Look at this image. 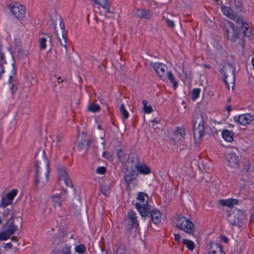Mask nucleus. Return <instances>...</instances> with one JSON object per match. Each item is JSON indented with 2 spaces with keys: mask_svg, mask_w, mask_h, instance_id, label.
<instances>
[{
  "mask_svg": "<svg viewBox=\"0 0 254 254\" xmlns=\"http://www.w3.org/2000/svg\"><path fill=\"white\" fill-rule=\"evenodd\" d=\"M35 183L37 188H42L48 181L50 172L49 161L45 156L44 152L35 154Z\"/></svg>",
  "mask_w": 254,
  "mask_h": 254,
  "instance_id": "1",
  "label": "nucleus"
},
{
  "mask_svg": "<svg viewBox=\"0 0 254 254\" xmlns=\"http://www.w3.org/2000/svg\"><path fill=\"white\" fill-rule=\"evenodd\" d=\"M4 73L9 77V83H13L15 82L13 75L15 74L16 71L13 58L10 55L6 60L4 53L0 51V78L1 74Z\"/></svg>",
  "mask_w": 254,
  "mask_h": 254,
  "instance_id": "2",
  "label": "nucleus"
},
{
  "mask_svg": "<svg viewBox=\"0 0 254 254\" xmlns=\"http://www.w3.org/2000/svg\"><path fill=\"white\" fill-rule=\"evenodd\" d=\"M192 124L195 143H198L204 132L203 118L201 113L196 112L194 114Z\"/></svg>",
  "mask_w": 254,
  "mask_h": 254,
  "instance_id": "3",
  "label": "nucleus"
},
{
  "mask_svg": "<svg viewBox=\"0 0 254 254\" xmlns=\"http://www.w3.org/2000/svg\"><path fill=\"white\" fill-rule=\"evenodd\" d=\"M136 199L139 201V202H136L135 204V207L138 212L143 217L148 216L149 206L147 194L143 192H139L137 193Z\"/></svg>",
  "mask_w": 254,
  "mask_h": 254,
  "instance_id": "4",
  "label": "nucleus"
},
{
  "mask_svg": "<svg viewBox=\"0 0 254 254\" xmlns=\"http://www.w3.org/2000/svg\"><path fill=\"white\" fill-rule=\"evenodd\" d=\"M176 227L179 230H181L185 233L193 235L195 231V227L193 223L186 217L179 215L176 216Z\"/></svg>",
  "mask_w": 254,
  "mask_h": 254,
  "instance_id": "5",
  "label": "nucleus"
},
{
  "mask_svg": "<svg viewBox=\"0 0 254 254\" xmlns=\"http://www.w3.org/2000/svg\"><path fill=\"white\" fill-rule=\"evenodd\" d=\"M126 232L127 235H131L132 233L133 229L136 232V229L139 227V224L137 220L136 214L130 210L127 214V218L124 222Z\"/></svg>",
  "mask_w": 254,
  "mask_h": 254,
  "instance_id": "6",
  "label": "nucleus"
},
{
  "mask_svg": "<svg viewBox=\"0 0 254 254\" xmlns=\"http://www.w3.org/2000/svg\"><path fill=\"white\" fill-rule=\"evenodd\" d=\"M22 225L23 220L22 217L20 216L16 217L13 214H12L10 218L7 220L5 226L6 230L11 235H13L18 230V226L21 228Z\"/></svg>",
  "mask_w": 254,
  "mask_h": 254,
  "instance_id": "7",
  "label": "nucleus"
},
{
  "mask_svg": "<svg viewBox=\"0 0 254 254\" xmlns=\"http://www.w3.org/2000/svg\"><path fill=\"white\" fill-rule=\"evenodd\" d=\"M245 218L243 212L240 209H236L233 213L227 216V220L231 225L241 226Z\"/></svg>",
  "mask_w": 254,
  "mask_h": 254,
  "instance_id": "8",
  "label": "nucleus"
},
{
  "mask_svg": "<svg viewBox=\"0 0 254 254\" xmlns=\"http://www.w3.org/2000/svg\"><path fill=\"white\" fill-rule=\"evenodd\" d=\"M224 30L226 33L227 39L231 41L235 42L238 38V31L234 28V25L232 22L227 20L224 23Z\"/></svg>",
  "mask_w": 254,
  "mask_h": 254,
  "instance_id": "9",
  "label": "nucleus"
},
{
  "mask_svg": "<svg viewBox=\"0 0 254 254\" xmlns=\"http://www.w3.org/2000/svg\"><path fill=\"white\" fill-rule=\"evenodd\" d=\"M9 9L14 16L18 19L22 20L25 17L26 8L18 2L11 3Z\"/></svg>",
  "mask_w": 254,
  "mask_h": 254,
  "instance_id": "10",
  "label": "nucleus"
},
{
  "mask_svg": "<svg viewBox=\"0 0 254 254\" xmlns=\"http://www.w3.org/2000/svg\"><path fill=\"white\" fill-rule=\"evenodd\" d=\"M235 69L232 66H229L228 68H226L225 70L222 71L224 74L223 80L227 85L228 89L230 88V85L232 86L233 88L235 82V75L234 74Z\"/></svg>",
  "mask_w": 254,
  "mask_h": 254,
  "instance_id": "11",
  "label": "nucleus"
},
{
  "mask_svg": "<svg viewBox=\"0 0 254 254\" xmlns=\"http://www.w3.org/2000/svg\"><path fill=\"white\" fill-rule=\"evenodd\" d=\"M60 26L61 27L60 33H58V31L56 30V27L55 26V31L56 34L57 35L60 42L61 45L64 47L65 49H67V35L65 33L64 24L62 18H60Z\"/></svg>",
  "mask_w": 254,
  "mask_h": 254,
  "instance_id": "12",
  "label": "nucleus"
},
{
  "mask_svg": "<svg viewBox=\"0 0 254 254\" xmlns=\"http://www.w3.org/2000/svg\"><path fill=\"white\" fill-rule=\"evenodd\" d=\"M254 119V117L250 114H245L239 116H235L234 120L235 122H238L242 126H246L249 124Z\"/></svg>",
  "mask_w": 254,
  "mask_h": 254,
  "instance_id": "13",
  "label": "nucleus"
},
{
  "mask_svg": "<svg viewBox=\"0 0 254 254\" xmlns=\"http://www.w3.org/2000/svg\"><path fill=\"white\" fill-rule=\"evenodd\" d=\"M150 65L153 66L159 77L163 79V77L166 76L165 73L167 68V66L161 63H151Z\"/></svg>",
  "mask_w": 254,
  "mask_h": 254,
  "instance_id": "14",
  "label": "nucleus"
},
{
  "mask_svg": "<svg viewBox=\"0 0 254 254\" xmlns=\"http://www.w3.org/2000/svg\"><path fill=\"white\" fill-rule=\"evenodd\" d=\"M138 176V172L135 170H131L124 175V180L127 188L129 187L130 183L135 180Z\"/></svg>",
  "mask_w": 254,
  "mask_h": 254,
  "instance_id": "15",
  "label": "nucleus"
},
{
  "mask_svg": "<svg viewBox=\"0 0 254 254\" xmlns=\"http://www.w3.org/2000/svg\"><path fill=\"white\" fill-rule=\"evenodd\" d=\"M208 250V252L205 254H226L221 245L217 243H210Z\"/></svg>",
  "mask_w": 254,
  "mask_h": 254,
  "instance_id": "16",
  "label": "nucleus"
},
{
  "mask_svg": "<svg viewBox=\"0 0 254 254\" xmlns=\"http://www.w3.org/2000/svg\"><path fill=\"white\" fill-rule=\"evenodd\" d=\"M226 160L229 165L232 167L238 164L239 161V156L234 152L227 153L225 155Z\"/></svg>",
  "mask_w": 254,
  "mask_h": 254,
  "instance_id": "17",
  "label": "nucleus"
},
{
  "mask_svg": "<svg viewBox=\"0 0 254 254\" xmlns=\"http://www.w3.org/2000/svg\"><path fill=\"white\" fill-rule=\"evenodd\" d=\"M134 15L135 17L140 18L150 19L151 15L149 10H144L143 9H136L134 11Z\"/></svg>",
  "mask_w": 254,
  "mask_h": 254,
  "instance_id": "18",
  "label": "nucleus"
},
{
  "mask_svg": "<svg viewBox=\"0 0 254 254\" xmlns=\"http://www.w3.org/2000/svg\"><path fill=\"white\" fill-rule=\"evenodd\" d=\"M149 214L152 222L155 224H159L161 222V213L156 209L150 210L149 208Z\"/></svg>",
  "mask_w": 254,
  "mask_h": 254,
  "instance_id": "19",
  "label": "nucleus"
},
{
  "mask_svg": "<svg viewBox=\"0 0 254 254\" xmlns=\"http://www.w3.org/2000/svg\"><path fill=\"white\" fill-rule=\"evenodd\" d=\"M219 203L222 206L232 207L234 204H238L239 201L236 199L230 198L228 199H220Z\"/></svg>",
  "mask_w": 254,
  "mask_h": 254,
  "instance_id": "20",
  "label": "nucleus"
},
{
  "mask_svg": "<svg viewBox=\"0 0 254 254\" xmlns=\"http://www.w3.org/2000/svg\"><path fill=\"white\" fill-rule=\"evenodd\" d=\"M137 169V172L143 175H147L151 173V169L145 164L137 165L136 166Z\"/></svg>",
  "mask_w": 254,
  "mask_h": 254,
  "instance_id": "21",
  "label": "nucleus"
},
{
  "mask_svg": "<svg viewBox=\"0 0 254 254\" xmlns=\"http://www.w3.org/2000/svg\"><path fill=\"white\" fill-rule=\"evenodd\" d=\"M126 252V246L121 242H118L115 246V254H125Z\"/></svg>",
  "mask_w": 254,
  "mask_h": 254,
  "instance_id": "22",
  "label": "nucleus"
},
{
  "mask_svg": "<svg viewBox=\"0 0 254 254\" xmlns=\"http://www.w3.org/2000/svg\"><path fill=\"white\" fill-rule=\"evenodd\" d=\"M92 1L96 4H98L102 6L103 8L107 10L108 13H110V5L108 0H92Z\"/></svg>",
  "mask_w": 254,
  "mask_h": 254,
  "instance_id": "23",
  "label": "nucleus"
},
{
  "mask_svg": "<svg viewBox=\"0 0 254 254\" xmlns=\"http://www.w3.org/2000/svg\"><path fill=\"white\" fill-rule=\"evenodd\" d=\"M234 133L232 130L224 129L222 132V135L224 140L231 142L233 140Z\"/></svg>",
  "mask_w": 254,
  "mask_h": 254,
  "instance_id": "24",
  "label": "nucleus"
},
{
  "mask_svg": "<svg viewBox=\"0 0 254 254\" xmlns=\"http://www.w3.org/2000/svg\"><path fill=\"white\" fill-rule=\"evenodd\" d=\"M52 202L55 207H61L62 201L61 200V195L60 194L53 195L51 196Z\"/></svg>",
  "mask_w": 254,
  "mask_h": 254,
  "instance_id": "25",
  "label": "nucleus"
},
{
  "mask_svg": "<svg viewBox=\"0 0 254 254\" xmlns=\"http://www.w3.org/2000/svg\"><path fill=\"white\" fill-rule=\"evenodd\" d=\"M90 140L89 139H82L79 143L78 147L80 150L87 151L90 147Z\"/></svg>",
  "mask_w": 254,
  "mask_h": 254,
  "instance_id": "26",
  "label": "nucleus"
},
{
  "mask_svg": "<svg viewBox=\"0 0 254 254\" xmlns=\"http://www.w3.org/2000/svg\"><path fill=\"white\" fill-rule=\"evenodd\" d=\"M222 11L223 13L230 19L235 20V15L233 14V10L229 6H222Z\"/></svg>",
  "mask_w": 254,
  "mask_h": 254,
  "instance_id": "27",
  "label": "nucleus"
},
{
  "mask_svg": "<svg viewBox=\"0 0 254 254\" xmlns=\"http://www.w3.org/2000/svg\"><path fill=\"white\" fill-rule=\"evenodd\" d=\"M241 29L243 30V34L245 36L248 37L251 36L252 32L247 23L242 21Z\"/></svg>",
  "mask_w": 254,
  "mask_h": 254,
  "instance_id": "28",
  "label": "nucleus"
},
{
  "mask_svg": "<svg viewBox=\"0 0 254 254\" xmlns=\"http://www.w3.org/2000/svg\"><path fill=\"white\" fill-rule=\"evenodd\" d=\"M166 73L168 79L173 84V88L174 90H175L178 86V82L176 80L174 76L173 75L171 70L167 71Z\"/></svg>",
  "mask_w": 254,
  "mask_h": 254,
  "instance_id": "29",
  "label": "nucleus"
},
{
  "mask_svg": "<svg viewBox=\"0 0 254 254\" xmlns=\"http://www.w3.org/2000/svg\"><path fill=\"white\" fill-rule=\"evenodd\" d=\"M58 174L60 176L59 180H60L61 178L64 179L69 177L66 169L64 167H61L59 168Z\"/></svg>",
  "mask_w": 254,
  "mask_h": 254,
  "instance_id": "30",
  "label": "nucleus"
},
{
  "mask_svg": "<svg viewBox=\"0 0 254 254\" xmlns=\"http://www.w3.org/2000/svg\"><path fill=\"white\" fill-rule=\"evenodd\" d=\"M174 133L176 136H180V139L184 138L185 135V131L184 128L177 127L174 131Z\"/></svg>",
  "mask_w": 254,
  "mask_h": 254,
  "instance_id": "31",
  "label": "nucleus"
},
{
  "mask_svg": "<svg viewBox=\"0 0 254 254\" xmlns=\"http://www.w3.org/2000/svg\"><path fill=\"white\" fill-rule=\"evenodd\" d=\"M53 253L54 254H59L56 250H54ZM62 254H71L70 247L67 245H65L62 249Z\"/></svg>",
  "mask_w": 254,
  "mask_h": 254,
  "instance_id": "32",
  "label": "nucleus"
},
{
  "mask_svg": "<svg viewBox=\"0 0 254 254\" xmlns=\"http://www.w3.org/2000/svg\"><path fill=\"white\" fill-rule=\"evenodd\" d=\"M12 202V201L11 200L9 199V198L5 195L4 196H3L1 198L0 206L1 207L5 208L8 205L11 204Z\"/></svg>",
  "mask_w": 254,
  "mask_h": 254,
  "instance_id": "33",
  "label": "nucleus"
},
{
  "mask_svg": "<svg viewBox=\"0 0 254 254\" xmlns=\"http://www.w3.org/2000/svg\"><path fill=\"white\" fill-rule=\"evenodd\" d=\"M183 242L190 251H192L195 248L194 243L191 240L184 239Z\"/></svg>",
  "mask_w": 254,
  "mask_h": 254,
  "instance_id": "34",
  "label": "nucleus"
},
{
  "mask_svg": "<svg viewBox=\"0 0 254 254\" xmlns=\"http://www.w3.org/2000/svg\"><path fill=\"white\" fill-rule=\"evenodd\" d=\"M12 235L6 230L0 233V241L8 240Z\"/></svg>",
  "mask_w": 254,
  "mask_h": 254,
  "instance_id": "35",
  "label": "nucleus"
},
{
  "mask_svg": "<svg viewBox=\"0 0 254 254\" xmlns=\"http://www.w3.org/2000/svg\"><path fill=\"white\" fill-rule=\"evenodd\" d=\"M120 109L123 118L125 120L127 119L128 118L129 114L128 112L125 109L124 104L123 103L121 105Z\"/></svg>",
  "mask_w": 254,
  "mask_h": 254,
  "instance_id": "36",
  "label": "nucleus"
},
{
  "mask_svg": "<svg viewBox=\"0 0 254 254\" xmlns=\"http://www.w3.org/2000/svg\"><path fill=\"white\" fill-rule=\"evenodd\" d=\"M88 109L89 111L95 113L100 110V107L97 104H90L88 107Z\"/></svg>",
  "mask_w": 254,
  "mask_h": 254,
  "instance_id": "37",
  "label": "nucleus"
},
{
  "mask_svg": "<svg viewBox=\"0 0 254 254\" xmlns=\"http://www.w3.org/2000/svg\"><path fill=\"white\" fill-rule=\"evenodd\" d=\"M17 193V190H12L9 192L5 195L7 197L9 198L10 200L12 201L14 197L16 196Z\"/></svg>",
  "mask_w": 254,
  "mask_h": 254,
  "instance_id": "38",
  "label": "nucleus"
},
{
  "mask_svg": "<svg viewBox=\"0 0 254 254\" xmlns=\"http://www.w3.org/2000/svg\"><path fill=\"white\" fill-rule=\"evenodd\" d=\"M200 89L198 88H195L193 89L191 93V99L193 100H195L199 96Z\"/></svg>",
  "mask_w": 254,
  "mask_h": 254,
  "instance_id": "39",
  "label": "nucleus"
},
{
  "mask_svg": "<svg viewBox=\"0 0 254 254\" xmlns=\"http://www.w3.org/2000/svg\"><path fill=\"white\" fill-rule=\"evenodd\" d=\"M64 139V135L62 133H61L60 134H58L56 136V138L55 140H53V142H56L57 145L58 146H60L61 145V143Z\"/></svg>",
  "mask_w": 254,
  "mask_h": 254,
  "instance_id": "40",
  "label": "nucleus"
},
{
  "mask_svg": "<svg viewBox=\"0 0 254 254\" xmlns=\"http://www.w3.org/2000/svg\"><path fill=\"white\" fill-rule=\"evenodd\" d=\"M47 39L45 38H41L39 39V44L41 50H45L46 48Z\"/></svg>",
  "mask_w": 254,
  "mask_h": 254,
  "instance_id": "41",
  "label": "nucleus"
},
{
  "mask_svg": "<svg viewBox=\"0 0 254 254\" xmlns=\"http://www.w3.org/2000/svg\"><path fill=\"white\" fill-rule=\"evenodd\" d=\"M110 188L108 186H104L101 187V192L105 196H107L109 193Z\"/></svg>",
  "mask_w": 254,
  "mask_h": 254,
  "instance_id": "42",
  "label": "nucleus"
},
{
  "mask_svg": "<svg viewBox=\"0 0 254 254\" xmlns=\"http://www.w3.org/2000/svg\"><path fill=\"white\" fill-rule=\"evenodd\" d=\"M85 251V247L84 245H80L75 247V251L79 254L83 253Z\"/></svg>",
  "mask_w": 254,
  "mask_h": 254,
  "instance_id": "43",
  "label": "nucleus"
},
{
  "mask_svg": "<svg viewBox=\"0 0 254 254\" xmlns=\"http://www.w3.org/2000/svg\"><path fill=\"white\" fill-rule=\"evenodd\" d=\"M106 172V168L105 167H99L97 168L96 172L97 174L103 175Z\"/></svg>",
  "mask_w": 254,
  "mask_h": 254,
  "instance_id": "44",
  "label": "nucleus"
},
{
  "mask_svg": "<svg viewBox=\"0 0 254 254\" xmlns=\"http://www.w3.org/2000/svg\"><path fill=\"white\" fill-rule=\"evenodd\" d=\"M66 187L72 188L73 186L72 181L69 177L63 179Z\"/></svg>",
  "mask_w": 254,
  "mask_h": 254,
  "instance_id": "45",
  "label": "nucleus"
},
{
  "mask_svg": "<svg viewBox=\"0 0 254 254\" xmlns=\"http://www.w3.org/2000/svg\"><path fill=\"white\" fill-rule=\"evenodd\" d=\"M166 24L171 28H173L175 27V23L174 21L170 20L167 18L165 19Z\"/></svg>",
  "mask_w": 254,
  "mask_h": 254,
  "instance_id": "46",
  "label": "nucleus"
},
{
  "mask_svg": "<svg viewBox=\"0 0 254 254\" xmlns=\"http://www.w3.org/2000/svg\"><path fill=\"white\" fill-rule=\"evenodd\" d=\"M182 72L184 73L186 76V77L188 79H190L191 77V72L190 71H187L186 69L183 68L182 69Z\"/></svg>",
  "mask_w": 254,
  "mask_h": 254,
  "instance_id": "47",
  "label": "nucleus"
},
{
  "mask_svg": "<svg viewBox=\"0 0 254 254\" xmlns=\"http://www.w3.org/2000/svg\"><path fill=\"white\" fill-rule=\"evenodd\" d=\"M143 110L144 113L149 114L151 113L153 111V109L151 106H147V107L144 109Z\"/></svg>",
  "mask_w": 254,
  "mask_h": 254,
  "instance_id": "48",
  "label": "nucleus"
},
{
  "mask_svg": "<svg viewBox=\"0 0 254 254\" xmlns=\"http://www.w3.org/2000/svg\"><path fill=\"white\" fill-rule=\"evenodd\" d=\"M234 3L237 7H241L242 5L241 0H234Z\"/></svg>",
  "mask_w": 254,
  "mask_h": 254,
  "instance_id": "49",
  "label": "nucleus"
},
{
  "mask_svg": "<svg viewBox=\"0 0 254 254\" xmlns=\"http://www.w3.org/2000/svg\"><path fill=\"white\" fill-rule=\"evenodd\" d=\"M117 154L119 158H121L124 156V153L122 149H119L117 151Z\"/></svg>",
  "mask_w": 254,
  "mask_h": 254,
  "instance_id": "50",
  "label": "nucleus"
},
{
  "mask_svg": "<svg viewBox=\"0 0 254 254\" xmlns=\"http://www.w3.org/2000/svg\"><path fill=\"white\" fill-rule=\"evenodd\" d=\"M220 239L222 242H224L225 243H227L229 242V240L227 238V237L223 235H221L220 236Z\"/></svg>",
  "mask_w": 254,
  "mask_h": 254,
  "instance_id": "51",
  "label": "nucleus"
},
{
  "mask_svg": "<svg viewBox=\"0 0 254 254\" xmlns=\"http://www.w3.org/2000/svg\"><path fill=\"white\" fill-rule=\"evenodd\" d=\"M175 239L177 243H180L181 242V236L179 234H175Z\"/></svg>",
  "mask_w": 254,
  "mask_h": 254,
  "instance_id": "52",
  "label": "nucleus"
},
{
  "mask_svg": "<svg viewBox=\"0 0 254 254\" xmlns=\"http://www.w3.org/2000/svg\"><path fill=\"white\" fill-rule=\"evenodd\" d=\"M12 247V245L11 242L8 243L7 244H4L3 246V248L6 249V248H8L9 249H11Z\"/></svg>",
  "mask_w": 254,
  "mask_h": 254,
  "instance_id": "53",
  "label": "nucleus"
},
{
  "mask_svg": "<svg viewBox=\"0 0 254 254\" xmlns=\"http://www.w3.org/2000/svg\"><path fill=\"white\" fill-rule=\"evenodd\" d=\"M103 156L106 158L108 159L110 156V153L108 152L104 151L103 153Z\"/></svg>",
  "mask_w": 254,
  "mask_h": 254,
  "instance_id": "54",
  "label": "nucleus"
},
{
  "mask_svg": "<svg viewBox=\"0 0 254 254\" xmlns=\"http://www.w3.org/2000/svg\"><path fill=\"white\" fill-rule=\"evenodd\" d=\"M10 214L9 210L7 209L3 213V217H7Z\"/></svg>",
  "mask_w": 254,
  "mask_h": 254,
  "instance_id": "55",
  "label": "nucleus"
},
{
  "mask_svg": "<svg viewBox=\"0 0 254 254\" xmlns=\"http://www.w3.org/2000/svg\"><path fill=\"white\" fill-rule=\"evenodd\" d=\"M142 103L143 105V110L144 109H145V108L147 107L148 102L146 100H142Z\"/></svg>",
  "mask_w": 254,
  "mask_h": 254,
  "instance_id": "56",
  "label": "nucleus"
},
{
  "mask_svg": "<svg viewBox=\"0 0 254 254\" xmlns=\"http://www.w3.org/2000/svg\"><path fill=\"white\" fill-rule=\"evenodd\" d=\"M11 90L13 93L14 92V90L15 91L17 90V86L15 84H13L11 87Z\"/></svg>",
  "mask_w": 254,
  "mask_h": 254,
  "instance_id": "57",
  "label": "nucleus"
},
{
  "mask_svg": "<svg viewBox=\"0 0 254 254\" xmlns=\"http://www.w3.org/2000/svg\"><path fill=\"white\" fill-rule=\"evenodd\" d=\"M11 241H12L13 242H18V239L17 237L16 236H12L11 238Z\"/></svg>",
  "mask_w": 254,
  "mask_h": 254,
  "instance_id": "58",
  "label": "nucleus"
},
{
  "mask_svg": "<svg viewBox=\"0 0 254 254\" xmlns=\"http://www.w3.org/2000/svg\"><path fill=\"white\" fill-rule=\"evenodd\" d=\"M251 220L254 223V208L253 211L251 214Z\"/></svg>",
  "mask_w": 254,
  "mask_h": 254,
  "instance_id": "59",
  "label": "nucleus"
},
{
  "mask_svg": "<svg viewBox=\"0 0 254 254\" xmlns=\"http://www.w3.org/2000/svg\"><path fill=\"white\" fill-rule=\"evenodd\" d=\"M57 80H58V82L59 84L62 83L63 82V79H62V78L61 77H59L57 78Z\"/></svg>",
  "mask_w": 254,
  "mask_h": 254,
  "instance_id": "60",
  "label": "nucleus"
},
{
  "mask_svg": "<svg viewBox=\"0 0 254 254\" xmlns=\"http://www.w3.org/2000/svg\"><path fill=\"white\" fill-rule=\"evenodd\" d=\"M203 66L205 68H211V66L209 65H208L206 64H203Z\"/></svg>",
  "mask_w": 254,
  "mask_h": 254,
  "instance_id": "61",
  "label": "nucleus"
},
{
  "mask_svg": "<svg viewBox=\"0 0 254 254\" xmlns=\"http://www.w3.org/2000/svg\"><path fill=\"white\" fill-rule=\"evenodd\" d=\"M151 122L154 124H158L159 123V121H158L156 119H154L151 121Z\"/></svg>",
  "mask_w": 254,
  "mask_h": 254,
  "instance_id": "62",
  "label": "nucleus"
},
{
  "mask_svg": "<svg viewBox=\"0 0 254 254\" xmlns=\"http://www.w3.org/2000/svg\"><path fill=\"white\" fill-rule=\"evenodd\" d=\"M31 79L32 80H34V81L35 82V83L37 84V79H35L33 77V76H31L29 78V79Z\"/></svg>",
  "mask_w": 254,
  "mask_h": 254,
  "instance_id": "63",
  "label": "nucleus"
},
{
  "mask_svg": "<svg viewBox=\"0 0 254 254\" xmlns=\"http://www.w3.org/2000/svg\"><path fill=\"white\" fill-rule=\"evenodd\" d=\"M232 109H231V106H228L227 107V110L229 112L231 111Z\"/></svg>",
  "mask_w": 254,
  "mask_h": 254,
  "instance_id": "64",
  "label": "nucleus"
}]
</instances>
